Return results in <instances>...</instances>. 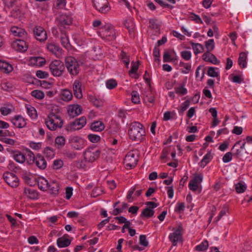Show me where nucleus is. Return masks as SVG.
<instances>
[{"instance_id":"nucleus-37","label":"nucleus","mask_w":252,"mask_h":252,"mask_svg":"<svg viewBox=\"0 0 252 252\" xmlns=\"http://www.w3.org/2000/svg\"><path fill=\"white\" fill-rule=\"evenodd\" d=\"M247 54L245 52H241L239 55L238 59V63L241 68H245L247 66V63L246 62Z\"/></svg>"},{"instance_id":"nucleus-7","label":"nucleus","mask_w":252,"mask_h":252,"mask_svg":"<svg viewBox=\"0 0 252 252\" xmlns=\"http://www.w3.org/2000/svg\"><path fill=\"white\" fill-rule=\"evenodd\" d=\"M86 124V118L83 116L69 124L66 126V130L71 131L79 130L84 127Z\"/></svg>"},{"instance_id":"nucleus-31","label":"nucleus","mask_w":252,"mask_h":252,"mask_svg":"<svg viewBox=\"0 0 252 252\" xmlns=\"http://www.w3.org/2000/svg\"><path fill=\"white\" fill-rule=\"evenodd\" d=\"M60 40L61 44L64 48H69L70 46L68 36L65 32H62L60 36Z\"/></svg>"},{"instance_id":"nucleus-42","label":"nucleus","mask_w":252,"mask_h":252,"mask_svg":"<svg viewBox=\"0 0 252 252\" xmlns=\"http://www.w3.org/2000/svg\"><path fill=\"white\" fill-rule=\"evenodd\" d=\"M209 247L207 240H204L201 244L195 247V250L198 252L205 251Z\"/></svg>"},{"instance_id":"nucleus-10","label":"nucleus","mask_w":252,"mask_h":252,"mask_svg":"<svg viewBox=\"0 0 252 252\" xmlns=\"http://www.w3.org/2000/svg\"><path fill=\"white\" fill-rule=\"evenodd\" d=\"M3 177L5 181L10 187L16 188L19 185L18 178L14 173L8 172L5 173Z\"/></svg>"},{"instance_id":"nucleus-61","label":"nucleus","mask_w":252,"mask_h":252,"mask_svg":"<svg viewBox=\"0 0 252 252\" xmlns=\"http://www.w3.org/2000/svg\"><path fill=\"white\" fill-rule=\"evenodd\" d=\"M232 154L231 152H229L226 153L222 158V161L224 163H227L230 161L232 159Z\"/></svg>"},{"instance_id":"nucleus-55","label":"nucleus","mask_w":252,"mask_h":252,"mask_svg":"<svg viewBox=\"0 0 252 252\" xmlns=\"http://www.w3.org/2000/svg\"><path fill=\"white\" fill-rule=\"evenodd\" d=\"M5 4L8 7H14L16 4H21V0H4Z\"/></svg>"},{"instance_id":"nucleus-13","label":"nucleus","mask_w":252,"mask_h":252,"mask_svg":"<svg viewBox=\"0 0 252 252\" xmlns=\"http://www.w3.org/2000/svg\"><path fill=\"white\" fill-rule=\"evenodd\" d=\"M183 231V227L181 225H179L177 229L173 233L170 234L169 239L172 243L173 246L177 245V242L182 239V231Z\"/></svg>"},{"instance_id":"nucleus-14","label":"nucleus","mask_w":252,"mask_h":252,"mask_svg":"<svg viewBox=\"0 0 252 252\" xmlns=\"http://www.w3.org/2000/svg\"><path fill=\"white\" fill-rule=\"evenodd\" d=\"M71 146L74 149L80 150L85 146V142L83 139L78 136H72L69 139Z\"/></svg>"},{"instance_id":"nucleus-35","label":"nucleus","mask_w":252,"mask_h":252,"mask_svg":"<svg viewBox=\"0 0 252 252\" xmlns=\"http://www.w3.org/2000/svg\"><path fill=\"white\" fill-rule=\"evenodd\" d=\"M62 99L65 101H69L72 98V92L68 89H64L61 93Z\"/></svg>"},{"instance_id":"nucleus-58","label":"nucleus","mask_w":252,"mask_h":252,"mask_svg":"<svg viewBox=\"0 0 252 252\" xmlns=\"http://www.w3.org/2000/svg\"><path fill=\"white\" fill-rule=\"evenodd\" d=\"M189 19L192 20V21H194L196 23H197V24H202V21L201 20V19L200 18V17L193 13H191L190 14V16H189Z\"/></svg>"},{"instance_id":"nucleus-64","label":"nucleus","mask_w":252,"mask_h":252,"mask_svg":"<svg viewBox=\"0 0 252 252\" xmlns=\"http://www.w3.org/2000/svg\"><path fill=\"white\" fill-rule=\"evenodd\" d=\"M88 137L89 140L93 143L97 142L100 139V137L96 134H89L88 135Z\"/></svg>"},{"instance_id":"nucleus-26","label":"nucleus","mask_w":252,"mask_h":252,"mask_svg":"<svg viewBox=\"0 0 252 252\" xmlns=\"http://www.w3.org/2000/svg\"><path fill=\"white\" fill-rule=\"evenodd\" d=\"M25 195L31 199H37L38 197V193L37 190L31 189L26 188L24 190Z\"/></svg>"},{"instance_id":"nucleus-41","label":"nucleus","mask_w":252,"mask_h":252,"mask_svg":"<svg viewBox=\"0 0 252 252\" xmlns=\"http://www.w3.org/2000/svg\"><path fill=\"white\" fill-rule=\"evenodd\" d=\"M26 107L28 115L32 119L36 118L37 115L35 109L30 105H27Z\"/></svg>"},{"instance_id":"nucleus-9","label":"nucleus","mask_w":252,"mask_h":252,"mask_svg":"<svg viewBox=\"0 0 252 252\" xmlns=\"http://www.w3.org/2000/svg\"><path fill=\"white\" fill-rule=\"evenodd\" d=\"M93 3L95 9L103 14L108 13L111 9L107 0H93Z\"/></svg>"},{"instance_id":"nucleus-53","label":"nucleus","mask_w":252,"mask_h":252,"mask_svg":"<svg viewBox=\"0 0 252 252\" xmlns=\"http://www.w3.org/2000/svg\"><path fill=\"white\" fill-rule=\"evenodd\" d=\"M144 100L147 101L150 103H153L154 102L155 96L151 91H150L147 93V94L145 95L144 97Z\"/></svg>"},{"instance_id":"nucleus-33","label":"nucleus","mask_w":252,"mask_h":252,"mask_svg":"<svg viewBox=\"0 0 252 252\" xmlns=\"http://www.w3.org/2000/svg\"><path fill=\"white\" fill-rule=\"evenodd\" d=\"M71 243V241L64 237L59 238L57 241V244L59 248H64L68 246Z\"/></svg>"},{"instance_id":"nucleus-12","label":"nucleus","mask_w":252,"mask_h":252,"mask_svg":"<svg viewBox=\"0 0 252 252\" xmlns=\"http://www.w3.org/2000/svg\"><path fill=\"white\" fill-rule=\"evenodd\" d=\"M11 47L14 50L24 52L28 49V45L24 40L16 39L13 41L11 43Z\"/></svg>"},{"instance_id":"nucleus-6","label":"nucleus","mask_w":252,"mask_h":252,"mask_svg":"<svg viewBox=\"0 0 252 252\" xmlns=\"http://www.w3.org/2000/svg\"><path fill=\"white\" fill-rule=\"evenodd\" d=\"M49 68L53 76L59 77L62 75L64 67L60 61L55 60L50 63Z\"/></svg>"},{"instance_id":"nucleus-43","label":"nucleus","mask_w":252,"mask_h":252,"mask_svg":"<svg viewBox=\"0 0 252 252\" xmlns=\"http://www.w3.org/2000/svg\"><path fill=\"white\" fill-rule=\"evenodd\" d=\"M174 90L175 93L180 95H184L188 93L187 89L183 85H180L179 87H175Z\"/></svg>"},{"instance_id":"nucleus-27","label":"nucleus","mask_w":252,"mask_h":252,"mask_svg":"<svg viewBox=\"0 0 252 252\" xmlns=\"http://www.w3.org/2000/svg\"><path fill=\"white\" fill-rule=\"evenodd\" d=\"M30 62V63L33 65L41 66L45 64V60L40 57H32Z\"/></svg>"},{"instance_id":"nucleus-56","label":"nucleus","mask_w":252,"mask_h":252,"mask_svg":"<svg viewBox=\"0 0 252 252\" xmlns=\"http://www.w3.org/2000/svg\"><path fill=\"white\" fill-rule=\"evenodd\" d=\"M117 85V83L116 80L114 79L108 80L106 82V87L110 90L115 88Z\"/></svg>"},{"instance_id":"nucleus-62","label":"nucleus","mask_w":252,"mask_h":252,"mask_svg":"<svg viewBox=\"0 0 252 252\" xmlns=\"http://www.w3.org/2000/svg\"><path fill=\"white\" fill-rule=\"evenodd\" d=\"M139 243L141 246L147 247L148 242L147 240L146 236L145 235H140L139 236Z\"/></svg>"},{"instance_id":"nucleus-32","label":"nucleus","mask_w":252,"mask_h":252,"mask_svg":"<svg viewBox=\"0 0 252 252\" xmlns=\"http://www.w3.org/2000/svg\"><path fill=\"white\" fill-rule=\"evenodd\" d=\"M50 193L56 195L58 193L59 190V186L57 182L55 181H50L49 182V189Z\"/></svg>"},{"instance_id":"nucleus-38","label":"nucleus","mask_w":252,"mask_h":252,"mask_svg":"<svg viewBox=\"0 0 252 252\" xmlns=\"http://www.w3.org/2000/svg\"><path fill=\"white\" fill-rule=\"evenodd\" d=\"M89 100L97 107H101L103 105V100L97 99L94 95H90Z\"/></svg>"},{"instance_id":"nucleus-57","label":"nucleus","mask_w":252,"mask_h":252,"mask_svg":"<svg viewBox=\"0 0 252 252\" xmlns=\"http://www.w3.org/2000/svg\"><path fill=\"white\" fill-rule=\"evenodd\" d=\"M138 64H139V61H138L137 63L132 62L131 65V67L130 70L129 71V74L131 75V74H135L137 72L138 69Z\"/></svg>"},{"instance_id":"nucleus-3","label":"nucleus","mask_w":252,"mask_h":252,"mask_svg":"<svg viewBox=\"0 0 252 252\" xmlns=\"http://www.w3.org/2000/svg\"><path fill=\"white\" fill-rule=\"evenodd\" d=\"M65 65L71 76H76L79 74L80 70V65L75 58L71 56L65 58Z\"/></svg>"},{"instance_id":"nucleus-24","label":"nucleus","mask_w":252,"mask_h":252,"mask_svg":"<svg viewBox=\"0 0 252 252\" xmlns=\"http://www.w3.org/2000/svg\"><path fill=\"white\" fill-rule=\"evenodd\" d=\"M202 59L204 61L211 63L214 64H217L219 63L216 57L210 52L204 53L202 55Z\"/></svg>"},{"instance_id":"nucleus-22","label":"nucleus","mask_w":252,"mask_h":252,"mask_svg":"<svg viewBox=\"0 0 252 252\" xmlns=\"http://www.w3.org/2000/svg\"><path fill=\"white\" fill-rule=\"evenodd\" d=\"M10 153L17 162L23 163L26 161L25 154L17 150H11Z\"/></svg>"},{"instance_id":"nucleus-8","label":"nucleus","mask_w":252,"mask_h":252,"mask_svg":"<svg viewBox=\"0 0 252 252\" xmlns=\"http://www.w3.org/2000/svg\"><path fill=\"white\" fill-rule=\"evenodd\" d=\"M100 151L93 148H88L84 152V157L86 161L93 162L99 157Z\"/></svg>"},{"instance_id":"nucleus-2","label":"nucleus","mask_w":252,"mask_h":252,"mask_svg":"<svg viewBox=\"0 0 252 252\" xmlns=\"http://www.w3.org/2000/svg\"><path fill=\"white\" fill-rule=\"evenodd\" d=\"M45 123L48 128L51 130H55L58 128H61L63 125V120L61 119L58 113L50 112Z\"/></svg>"},{"instance_id":"nucleus-11","label":"nucleus","mask_w":252,"mask_h":252,"mask_svg":"<svg viewBox=\"0 0 252 252\" xmlns=\"http://www.w3.org/2000/svg\"><path fill=\"white\" fill-rule=\"evenodd\" d=\"M34 36L36 39L40 42H44L47 38L46 31L40 26H35L33 30Z\"/></svg>"},{"instance_id":"nucleus-59","label":"nucleus","mask_w":252,"mask_h":252,"mask_svg":"<svg viewBox=\"0 0 252 252\" xmlns=\"http://www.w3.org/2000/svg\"><path fill=\"white\" fill-rule=\"evenodd\" d=\"M63 163L61 159L55 160L53 164V168L54 169H59L63 166Z\"/></svg>"},{"instance_id":"nucleus-1","label":"nucleus","mask_w":252,"mask_h":252,"mask_svg":"<svg viewBox=\"0 0 252 252\" xmlns=\"http://www.w3.org/2000/svg\"><path fill=\"white\" fill-rule=\"evenodd\" d=\"M128 135L129 138L133 141H141L145 135L143 125L137 122L132 123L129 127Z\"/></svg>"},{"instance_id":"nucleus-18","label":"nucleus","mask_w":252,"mask_h":252,"mask_svg":"<svg viewBox=\"0 0 252 252\" xmlns=\"http://www.w3.org/2000/svg\"><path fill=\"white\" fill-rule=\"evenodd\" d=\"M82 111L79 105H70L68 109V114L71 118H74L80 115Z\"/></svg>"},{"instance_id":"nucleus-20","label":"nucleus","mask_w":252,"mask_h":252,"mask_svg":"<svg viewBox=\"0 0 252 252\" xmlns=\"http://www.w3.org/2000/svg\"><path fill=\"white\" fill-rule=\"evenodd\" d=\"M47 49L58 58H60L62 55V49L55 43H48L47 45Z\"/></svg>"},{"instance_id":"nucleus-51","label":"nucleus","mask_w":252,"mask_h":252,"mask_svg":"<svg viewBox=\"0 0 252 252\" xmlns=\"http://www.w3.org/2000/svg\"><path fill=\"white\" fill-rule=\"evenodd\" d=\"M0 87L1 89L6 91H12L13 87V85L9 82H4L1 83Z\"/></svg>"},{"instance_id":"nucleus-49","label":"nucleus","mask_w":252,"mask_h":252,"mask_svg":"<svg viewBox=\"0 0 252 252\" xmlns=\"http://www.w3.org/2000/svg\"><path fill=\"white\" fill-rule=\"evenodd\" d=\"M247 189V186L242 183H238L235 185V190L237 193L244 192Z\"/></svg>"},{"instance_id":"nucleus-28","label":"nucleus","mask_w":252,"mask_h":252,"mask_svg":"<svg viewBox=\"0 0 252 252\" xmlns=\"http://www.w3.org/2000/svg\"><path fill=\"white\" fill-rule=\"evenodd\" d=\"M105 128L104 124L101 121H95L92 123L91 128L94 131H101Z\"/></svg>"},{"instance_id":"nucleus-23","label":"nucleus","mask_w":252,"mask_h":252,"mask_svg":"<svg viewBox=\"0 0 252 252\" xmlns=\"http://www.w3.org/2000/svg\"><path fill=\"white\" fill-rule=\"evenodd\" d=\"M12 123L18 128H22L26 126V122L24 118L20 115L15 116L11 120Z\"/></svg>"},{"instance_id":"nucleus-30","label":"nucleus","mask_w":252,"mask_h":252,"mask_svg":"<svg viewBox=\"0 0 252 252\" xmlns=\"http://www.w3.org/2000/svg\"><path fill=\"white\" fill-rule=\"evenodd\" d=\"M49 182L44 178H40L38 181V186L39 189L45 191L49 189Z\"/></svg>"},{"instance_id":"nucleus-40","label":"nucleus","mask_w":252,"mask_h":252,"mask_svg":"<svg viewBox=\"0 0 252 252\" xmlns=\"http://www.w3.org/2000/svg\"><path fill=\"white\" fill-rule=\"evenodd\" d=\"M190 44L194 51V53L195 55H197V54L203 52L204 48L203 46L201 44L194 43L192 42H190Z\"/></svg>"},{"instance_id":"nucleus-25","label":"nucleus","mask_w":252,"mask_h":252,"mask_svg":"<svg viewBox=\"0 0 252 252\" xmlns=\"http://www.w3.org/2000/svg\"><path fill=\"white\" fill-rule=\"evenodd\" d=\"M11 32L15 36L23 37L26 36L27 32L25 30L17 27H12L11 28Z\"/></svg>"},{"instance_id":"nucleus-39","label":"nucleus","mask_w":252,"mask_h":252,"mask_svg":"<svg viewBox=\"0 0 252 252\" xmlns=\"http://www.w3.org/2000/svg\"><path fill=\"white\" fill-rule=\"evenodd\" d=\"M55 142L57 148L61 149L65 145V139L63 136H59L56 138Z\"/></svg>"},{"instance_id":"nucleus-19","label":"nucleus","mask_w":252,"mask_h":252,"mask_svg":"<svg viewBox=\"0 0 252 252\" xmlns=\"http://www.w3.org/2000/svg\"><path fill=\"white\" fill-rule=\"evenodd\" d=\"M24 13L22 1H21V4H16L11 11V16L14 18L20 17L24 14Z\"/></svg>"},{"instance_id":"nucleus-60","label":"nucleus","mask_w":252,"mask_h":252,"mask_svg":"<svg viewBox=\"0 0 252 252\" xmlns=\"http://www.w3.org/2000/svg\"><path fill=\"white\" fill-rule=\"evenodd\" d=\"M181 57L186 61H189L191 57V53L190 51H183L181 52Z\"/></svg>"},{"instance_id":"nucleus-5","label":"nucleus","mask_w":252,"mask_h":252,"mask_svg":"<svg viewBox=\"0 0 252 252\" xmlns=\"http://www.w3.org/2000/svg\"><path fill=\"white\" fill-rule=\"evenodd\" d=\"M98 33L102 38L108 40H113L116 38L115 32L114 29L108 24L102 27Z\"/></svg>"},{"instance_id":"nucleus-52","label":"nucleus","mask_w":252,"mask_h":252,"mask_svg":"<svg viewBox=\"0 0 252 252\" xmlns=\"http://www.w3.org/2000/svg\"><path fill=\"white\" fill-rule=\"evenodd\" d=\"M131 101L135 104L140 102L139 95L137 91H133L131 92Z\"/></svg>"},{"instance_id":"nucleus-50","label":"nucleus","mask_w":252,"mask_h":252,"mask_svg":"<svg viewBox=\"0 0 252 252\" xmlns=\"http://www.w3.org/2000/svg\"><path fill=\"white\" fill-rule=\"evenodd\" d=\"M179 65L180 66H183L185 69L182 71V72L184 74H187L190 72L191 70V66L190 64L188 63H185L183 62H180L179 63Z\"/></svg>"},{"instance_id":"nucleus-15","label":"nucleus","mask_w":252,"mask_h":252,"mask_svg":"<svg viewBox=\"0 0 252 252\" xmlns=\"http://www.w3.org/2000/svg\"><path fill=\"white\" fill-rule=\"evenodd\" d=\"M72 23V18L70 15L62 14L58 19V25L61 28H65L66 26L70 25Z\"/></svg>"},{"instance_id":"nucleus-4","label":"nucleus","mask_w":252,"mask_h":252,"mask_svg":"<svg viewBox=\"0 0 252 252\" xmlns=\"http://www.w3.org/2000/svg\"><path fill=\"white\" fill-rule=\"evenodd\" d=\"M138 161V152L132 150L128 152L124 159V163L127 169H131L136 166Z\"/></svg>"},{"instance_id":"nucleus-21","label":"nucleus","mask_w":252,"mask_h":252,"mask_svg":"<svg viewBox=\"0 0 252 252\" xmlns=\"http://www.w3.org/2000/svg\"><path fill=\"white\" fill-rule=\"evenodd\" d=\"M34 163L40 170H44L47 167V161L43 156L40 154L36 156Z\"/></svg>"},{"instance_id":"nucleus-63","label":"nucleus","mask_w":252,"mask_h":252,"mask_svg":"<svg viewBox=\"0 0 252 252\" xmlns=\"http://www.w3.org/2000/svg\"><path fill=\"white\" fill-rule=\"evenodd\" d=\"M190 104V101L187 100L184 103H183L181 106V108L179 110V113H183L189 107Z\"/></svg>"},{"instance_id":"nucleus-17","label":"nucleus","mask_w":252,"mask_h":252,"mask_svg":"<svg viewBox=\"0 0 252 252\" xmlns=\"http://www.w3.org/2000/svg\"><path fill=\"white\" fill-rule=\"evenodd\" d=\"M72 89L75 97L78 99L82 98V84L79 80H76L74 81L72 85Z\"/></svg>"},{"instance_id":"nucleus-36","label":"nucleus","mask_w":252,"mask_h":252,"mask_svg":"<svg viewBox=\"0 0 252 252\" xmlns=\"http://www.w3.org/2000/svg\"><path fill=\"white\" fill-rule=\"evenodd\" d=\"M0 69L3 70L5 73H9L12 70L13 67L8 63L0 60Z\"/></svg>"},{"instance_id":"nucleus-46","label":"nucleus","mask_w":252,"mask_h":252,"mask_svg":"<svg viewBox=\"0 0 252 252\" xmlns=\"http://www.w3.org/2000/svg\"><path fill=\"white\" fill-rule=\"evenodd\" d=\"M44 154L46 158L52 159L54 157L55 152L51 148L47 147L44 150Z\"/></svg>"},{"instance_id":"nucleus-47","label":"nucleus","mask_w":252,"mask_h":252,"mask_svg":"<svg viewBox=\"0 0 252 252\" xmlns=\"http://www.w3.org/2000/svg\"><path fill=\"white\" fill-rule=\"evenodd\" d=\"M120 56L122 62L125 63L126 68H128L130 62L129 57L127 55L126 53L123 51H121Z\"/></svg>"},{"instance_id":"nucleus-29","label":"nucleus","mask_w":252,"mask_h":252,"mask_svg":"<svg viewBox=\"0 0 252 252\" xmlns=\"http://www.w3.org/2000/svg\"><path fill=\"white\" fill-rule=\"evenodd\" d=\"M25 153L26 161L29 164H32L34 163L36 157H35L33 152L29 149L26 150Z\"/></svg>"},{"instance_id":"nucleus-16","label":"nucleus","mask_w":252,"mask_h":252,"mask_svg":"<svg viewBox=\"0 0 252 252\" xmlns=\"http://www.w3.org/2000/svg\"><path fill=\"white\" fill-rule=\"evenodd\" d=\"M202 179L203 177L202 175L199 174L195 175L193 179L189 183V189L193 191L197 190L198 188L199 184L202 182Z\"/></svg>"},{"instance_id":"nucleus-34","label":"nucleus","mask_w":252,"mask_h":252,"mask_svg":"<svg viewBox=\"0 0 252 252\" xmlns=\"http://www.w3.org/2000/svg\"><path fill=\"white\" fill-rule=\"evenodd\" d=\"M213 158V156L211 155L210 152H208L202 159L199 164L200 167L204 168Z\"/></svg>"},{"instance_id":"nucleus-48","label":"nucleus","mask_w":252,"mask_h":252,"mask_svg":"<svg viewBox=\"0 0 252 252\" xmlns=\"http://www.w3.org/2000/svg\"><path fill=\"white\" fill-rule=\"evenodd\" d=\"M205 46L208 52L212 51L215 47L214 41L213 39H210L205 42Z\"/></svg>"},{"instance_id":"nucleus-54","label":"nucleus","mask_w":252,"mask_h":252,"mask_svg":"<svg viewBox=\"0 0 252 252\" xmlns=\"http://www.w3.org/2000/svg\"><path fill=\"white\" fill-rule=\"evenodd\" d=\"M124 25L126 28H127L129 32L133 31L134 28V24L132 20H127L125 21Z\"/></svg>"},{"instance_id":"nucleus-44","label":"nucleus","mask_w":252,"mask_h":252,"mask_svg":"<svg viewBox=\"0 0 252 252\" xmlns=\"http://www.w3.org/2000/svg\"><path fill=\"white\" fill-rule=\"evenodd\" d=\"M155 211L152 210L150 209L149 208H146L143 209L142 214L140 215V217H147V218H150L152 217L154 214Z\"/></svg>"},{"instance_id":"nucleus-45","label":"nucleus","mask_w":252,"mask_h":252,"mask_svg":"<svg viewBox=\"0 0 252 252\" xmlns=\"http://www.w3.org/2000/svg\"><path fill=\"white\" fill-rule=\"evenodd\" d=\"M31 94L32 96L39 100L43 99L45 95L42 91L38 90L32 91Z\"/></svg>"}]
</instances>
